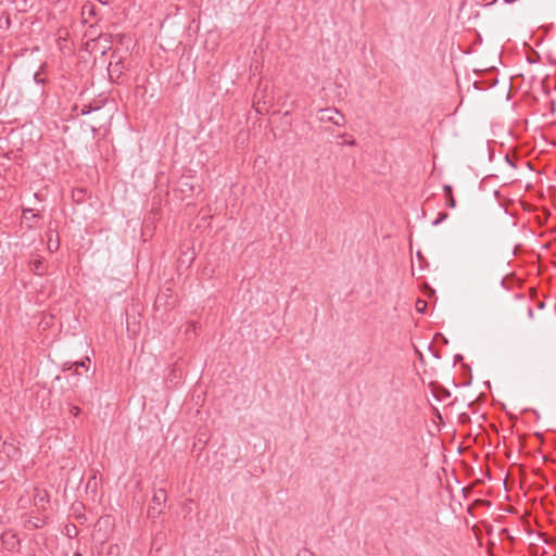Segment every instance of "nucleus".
Returning a JSON list of instances; mask_svg holds the SVG:
<instances>
[{
    "instance_id": "14",
    "label": "nucleus",
    "mask_w": 556,
    "mask_h": 556,
    "mask_svg": "<svg viewBox=\"0 0 556 556\" xmlns=\"http://www.w3.org/2000/svg\"><path fill=\"white\" fill-rule=\"evenodd\" d=\"M110 37H111L110 35L100 34V35L98 36V39H99V40L104 39L105 41H110V40H109V38H110Z\"/></svg>"
},
{
    "instance_id": "2",
    "label": "nucleus",
    "mask_w": 556,
    "mask_h": 556,
    "mask_svg": "<svg viewBox=\"0 0 556 556\" xmlns=\"http://www.w3.org/2000/svg\"><path fill=\"white\" fill-rule=\"evenodd\" d=\"M317 117L320 122H330L337 126H344L345 117L336 108L320 109L317 112Z\"/></svg>"
},
{
    "instance_id": "5",
    "label": "nucleus",
    "mask_w": 556,
    "mask_h": 556,
    "mask_svg": "<svg viewBox=\"0 0 556 556\" xmlns=\"http://www.w3.org/2000/svg\"><path fill=\"white\" fill-rule=\"evenodd\" d=\"M90 363V358L88 356H86L83 361L80 362H74L72 364H68V363H65L64 364V370H68L71 369L72 367H76V369L78 367H87V364Z\"/></svg>"
},
{
    "instance_id": "7",
    "label": "nucleus",
    "mask_w": 556,
    "mask_h": 556,
    "mask_svg": "<svg viewBox=\"0 0 556 556\" xmlns=\"http://www.w3.org/2000/svg\"><path fill=\"white\" fill-rule=\"evenodd\" d=\"M99 109H100L99 106H92L91 104H84L80 108L79 114L87 115V114L91 113L92 111H98Z\"/></svg>"
},
{
    "instance_id": "13",
    "label": "nucleus",
    "mask_w": 556,
    "mask_h": 556,
    "mask_svg": "<svg viewBox=\"0 0 556 556\" xmlns=\"http://www.w3.org/2000/svg\"><path fill=\"white\" fill-rule=\"evenodd\" d=\"M70 412L73 416H78L80 414V408L76 405H73L71 407Z\"/></svg>"
},
{
    "instance_id": "15",
    "label": "nucleus",
    "mask_w": 556,
    "mask_h": 556,
    "mask_svg": "<svg viewBox=\"0 0 556 556\" xmlns=\"http://www.w3.org/2000/svg\"><path fill=\"white\" fill-rule=\"evenodd\" d=\"M346 144L354 147L356 144V141L354 139L345 141Z\"/></svg>"
},
{
    "instance_id": "17",
    "label": "nucleus",
    "mask_w": 556,
    "mask_h": 556,
    "mask_svg": "<svg viewBox=\"0 0 556 556\" xmlns=\"http://www.w3.org/2000/svg\"><path fill=\"white\" fill-rule=\"evenodd\" d=\"M544 306H545L544 302H540V303L538 304V307H539L540 309L544 308Z\"/></svg>"
},
{
    "instance_id": "1",
    "label": "nucleus",
    "mask_w": 556,
    "mask_h": 556,
    "mask_svg": "<svg viewBox=\"0 0 556 556\" xmlns=\"http://www.w3.org/2000/svg\"><path fill=\"white\" fill-rule=\"evenodd\" d=\"M167 500V493L165 489H157L154 490L151 504L148 507V517L151 519L157 518L161 513V506L166 503Z\"/></svg>"
},
{
    "instance_id": "9",
    "label": "nucleus",
    "mask_w": 556,
    "mask_h": 556,
    "mask_svg": "<svg viewBox=\"0 0 556 556\" xmlns=\"http://www.w3.org/2000/svg\"><path fill=\"white\" fill-rule=\"evenodd\" d=\"M416 309H417V312L424 314L426 312V309H427V302L424 301V300H420V299L417 300V302H416Z\"/></svg>"
},
{
    "instance_id": "6",
    "label": "nucleus",
    "mask_w": 556,
    "mask_h": 556,
    "mask_svg": "<svg viewBox=\"0 0 556 556\" xmlns=\"http://www.w3.org/2000/svg\"><path fill=\"white\" fill-rule=\"evenodd\" d=\"M83 16H96V7L93 4H85L83 7Z\"/></svg>"
},
{
    "instance_id": "12",
    "label": "nucleus",
    "mask_w": 556,
    "mask_h": 556,
    "mask_svg": "<svg viewBox=\"0 0 556 556\" xmlns=\"http://www.w3.org/2000/svg\"><path fill=\"white\" fill-rule=\"evenodd\" d=\"M443 191H444L445 197L453 194V189H452V186H450V185H443Z\"/></svg>"
},
{
    "instance_id": "11",
    "label": "nucleus",
    "mask_w": 556,
    "mask_h": 556,
    "mask_svg": "<svg viewBox=\"0 0 556 556\" xmlns=\"http://www.w3.org/2000/svg\"><path fill=\"white\" fill-rule=\"evenodd\" d=\"M34 80L37 84H45L46 83V79L40 77V73L39 72L35 73Z\"/></svg>"
},
{
    "instance_id": "21",
    "label": "nucleus",
    "mask_w": 556,
    "mask_h": 556,
    "mask_svg": "<svg viewBox=\"0 0 556 556\" xmlns=\"http://www.w3.org/2000/svg\"><path fill=\"white\" fill-rule=\"evenodd\" d=\"M74 556H81V554L76 552Z\"/></svg>"
},
{
    "instance_id": "18",
    "label": "nucleus",
    "mask_w": 556,
    "mask_h": 556,
    "mask_svg": "<svg viewBox=\"0 0 556 556\" xmlns=\"http://www.w3.org/2000/svg\"><path fill=\"white\" fill-rule=\"evenodd\" d=\"M528 314H529V316H530V317H532V316H533V311H532V308H531V307L528 309Z\"/></svg>"
},
{
    "instance_id": "16",
    "label": "nucleus",
    "mask_w": 556,
    "mask_h": 556,
    "mask_svg": "<svg viewBox=\"0 0 556 556\" xmlns=\"http://www.w3.org/2000/svg\"><path fill=\"white\" fill-rule=\"evenodd\" d=\"M460 419H462V421H467V420H469V416L466 414H462Z\"/></svg>"
},
{
    "instance_id": "22",
    "label": "nucleus",
    "mask_w": 556,
    "mask_h": 556,
    "mask_svg": "<svg viewBox=\"0 0 556 556\" xmlns=\"http://www.w3.org/2000/svg\"><path fill=\"white\" fill-rule=\"evenodd\" d=\"M99 1H100V2H102V3H105V1H104V0H99Z\"/></svg>"
},
{
    "instance_id": "23",
    "label": "nucleus",
    "mask_w": 556,
    "mask_h": 556,
    "mask_svg": "<svg viewBox=\"0 0 556 556\" xmlns=\"http://www.w3.org/2000/svg\"><path fill=\"white\" fill-rule=\"evenodd\" d=\"M99 1H100V2H102V3H105V1H104V0H99Z\"/></svg>"
},
{
    "instance_id": "19",
    "label": "nucleus",
    "mask_w": 556,
    "mask_h": 556,
    "mask_svg": "<svg viewBox=\"0 0 556 556\" xmlns=\"http://www.w3.org/2000/svg\"><path fill=\"white\" fill-rule=\"evenodd\" d=\"M91 130H92V132H94V134L98 131V129H97V127H96V126H92V127H91Z\"/></svg>"
},
{
    "instance_id": "3",
    "label": "nucleus",
    "mask_w": 556,
    "mask_h": 556,
    "mask_svg": "<svg viewBox=\"0 0 556 556\" xmlns=\"http://www.w3.org/2000/svg\"><path fill=\"white\" fill-rule=\"evenodd\" d=\"M2 543L8 551H16L20 547V539L16 533L8 531L1 535Z\"/></svg>"
},
{
    "instance_id": "8",
    "label": "nucleus",
    "mask_w": 556,
    "mask_h": 556,
    "mask_svg": "<svg viewBox=\"0 0 556 556\" xmlns=\"http://www.w3.org/2000/svg\"><path fill=\"white\" fill-rule=\"evenodd\" d=\"M448 217V214L445 212L439 213L438 217L432 222L433 226L440 225L442 222H444Z\"/></svg>"
},
{
    "instance_id": "4",
    "label": "nucleus",
    "mask_w": 556,
    "mask_h": 556,
    "mask_svg": "<svg viewBox=\"0 0 556 556\" xmlns=\"http://www.w3.org/2000/svg\"><path fill=\"white\" fill-rule=\"evenodd\" d=\"M30 269L36 275H43L45 273V264L42 260H34L30 262Z\"/></svg>"
},
{
    "instance_id": "10",
    "label": "nucleus",
    "mask_w": 556,
    "mask_h": 556,
    "mask_svg": "<svg viewBox=\"0 0 556 556\" xmlns=\"http://www.w3.org/2000/svg\"><path fill=\"white\" fill-rule=\"evenodd\" d=\"M446 198V206L450 207V208H455L456 207V200L454 198L453 194H450Z\"/></svg>"
},
{
    "instance_id": "20",
    "label": "nucleus",
    "mask_w": 556,
    "mask_h": 556,
    "mask_svg": "<svg viewBox=\"0 0 556 556\" xmlns=\"http://www.w3.org/2000/svg\"><path fill=\"white\" fill-rule=\"evenodd\" d=\"M506 3H513L515 2L516 0H504Z\"/></svg>"
}]
</instances>
